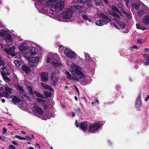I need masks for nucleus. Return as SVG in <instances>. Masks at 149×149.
Masks as SVG:
<instances>
[{"label": "nucleus", "instance_id": "nucleus-1", "mask_svg": "<svg viewBox=\"0 0 149 149\" xmlns=\"http://www.w3.org/2000/svg\"><path fill=\"white\" fill-rule=\"evenodd\" d=\"M0 36L4 38L6 42V47H8L10 45H11L12 43V38L11 35L8 33L7 31H4V30H0Z\"/></svg>", "mask_w": 149, "mask_h": 149}, {"label": "nucleus", "instance_id": "nucleus-2", "mask_svg": "<svg viewBox=\"0 0 149 149\" xmlns=\"http://www.w3.org/2000/svg\"><path fill=\"white\" fill-rule=\"evenodd\" d=\"M64 7V4L63 2H58L55 5H53L50 7V9L53 12H56L57 11L62 10Z\"/></svg>", "mask_w": 149, "mask_h": 149}, {"label": "nucleus", "instance_id": "nucleus-3", "mask_svg": "<svg viewBox=\"0 0 149 149\" xmlns=\"http://www.w3.org/2000/svg\"><path fill=\"white\" fill-rule=\"evenodd\" d=\"M64 53L66 56L71 58L75 59L77 57V54L74 51L68 48H66Z\"/></svg>", "mask_w": 149, "mask_h": 149}, {"label": "nucleus", "instance_id": "nucleus-4", "mask_svg": "<svg viewBox=\"0 0 149 149\" xmlns=\"http://www.w3.org/2000/svg\"><path fill=\"white\" fill-rule=\"evenodd\" d=\"M100 127L99 123H94L89 126L88 131L90 133H94L97 131Z\"/></svg>", "mask_w": 149, "mask_h": 149}, {"label": "nucleus", "instance_id": "nucleus-5", "mask_svg": "<svg viewBox=\"0 0 149 149\" xmlns=\"http://www.w3.org/2000/svg\"><path fill=\"white\" fill-rule=\"evenodd\" d=\"M72 12L70 9L68 8L64 9L62 15L64 19H68L72 17Z\"/></svg>", "mask_w": 149, "mask_h": 149}, {"label": "nucleus", "instance_id": "nucleus-6", "mask_svg": "<svg viewBox=\"0 0 149 149\" xmlns=\"http://www.w3.org/2000/svg\"><path fill=\"white\" fill-rule=\"evenodd\" d=\"M33 111L35 115L38 117H42L43 115L42 109L38 106H35L33 107Z\"/></svg>", "mask_w": 149, "mask_h": 149}, {"label": "nucleus", "instance_id": "nucleus-7", "mask_svg": "<svg viewBox=\"0 0 149 149\" xmlns=\"http://www.w3.org/2000/svg\"><path fill=\"white\" fill-rule=\"evenodd\" d=\"M97 15L99 18L102 19L105 24H107L110 21V19L103 13H98Z\"/></svg>", "mask_w": 149, "mask_h": 149}, {"label": "nucleus", "instance_id": "nucleus-8", "mask_svg": "<svg viewBox=\"0 0 149 149\" xmlns=\"http://www.w3.org/2000/svg\"><path fill=\"white\" fill-rule=\"evenodd\" d=\"M111 24L114 25L116 28L119 29H123L126 27V24L124 22L120 21L117 22L116 24L115 22H112Z\"/></svg>", "mask_w": 149, "mask_h": 149}, {"label": "nucleus", "instance_id": "nucleus-9", "mask_svg": "<svg viewBox=\"0 0 149 149\" xmlns=\"http://www.w3.org/2000/svg\"><path fill=\"white\" fill-rule=\"evenodd\" d=\"M80 68L79 66L77 65V66H74L72 69L73 72H74L79 76L80 78L81 79L84 77V74L79 70V68Z\"/></svg>", "mask_w": 149, "mask_h": 149}, {"label": "nucleus", "instance_id": "nucleus-10", "mask_svg": "<svg viewBox=\"0 0 149 149\" xmlns=\"http://www.w3.org/2000/svg\"><path fill=\"white\" fill-rule=\"evenodd\" d=\"M141 93L138 95L136 99L135 105L136 109H139L141 107Z\"/></svg>", "mask_w": 149, "mask_h": 149}, {"label": "nucleus", "instance_id": "nucleus-11", "mask_svg": "<svg viewBox=\"0 0 149 149\" xmlns=\"http://www.w3.org/2000/svg\"><path fill=\"white\" fill-rule=\"evenodd\" d=\"M15 49V47L13 46L12 47L8 49H5L4 51L7 54H10L13 56H14L15 55V53H14Z\"/></svg>", "mask_w": 149, "mask_h": 149}, {"label": "nucleus", "instance_id": "nucleus-12", "mask_svg": "<svg viewBox=\"0 0 149 149\" xmlns=\"http://www.w3.org/2000/svg\"><path fill=\"white\" fill-rule=\"evenodd\" d=\"M40 75L43 82H46L48 81V75L47 73L44 72H41Z\"/></svg>", "mask_w": 149, "mask_h": 149}, {"label": "nucleus", "instance_id": "nucleus-13", "mask_svg": "<svg viewBox=\"0 0 149 149\" xmlns=\"http://www.w3.org/2000/svg\"><path fill=\"white\" fill-rule=\"evenodd\" d=\"M28 47V44L26 43H22L20 45L19 49L21 52L25 51L27 50Z\"/></svg>", "mask_w": 149, "mask_h": 149}, {"label": "nucleus", "instance_id": "nucleus-14", "mask_svg": "<svg viewBox=\"0 0 149 149\" xmlns=\"http://www.w3.org/2000/svg\"><path fill=\"white\" fill-rule=\"evenodd\" d=\"M5 91H3V93L5 94V97L6 98L8 97L9 96V94L11 93V89L8 86H6L5 88Z\"/></svg>", "mask_w": 149, "mask_h": 149}, {"label": "nucleus", "instance_id": "nucleus-15", "mask_svg": "<svg viewBox=\"0 0 149 149\" xmlns=\"http://www.w3.org/2000/svg\"><path fill=\"white\" fill-rule=\"evenodd\" d=\"M80 128L84 131H86L88 129L87 122H81L80 124Z\"/></svg>", "mask_w": 149, "mask_h": 149}, {"label": "nucleus", "instance_id": "nucleus-16", "mask_svg": "<svg viewBox=\"0 0 149 149\" xmlns=\"http://www.w3.org/2000/svg\"><path fill=\"white\" fill-rule=\"evenodd\" d=\"M2 71H1V74L2 75V73L4 74L9 76L10 75V73L8 72L7 68L4 66H3L1 68Z\"/></svg>", "mask_w": 149, "mask_h": 149}, {"label": "nucleus", "instance_id": "nucleus-17", "mask_svg": "<svg viewBox=\"0 0 149 149\" xmlns=\"http://www.w3.org/2000/svg\"><path fill=\"white\" fill-rule=\"evenodd\" d=\"M21 68L22 70L25 72L26 74H29L31 72L30 68L26 65H22L21 66Z\"/></svg>", "mask_w": 149, "mask_h": 149}, {"label": "nucleus", "instance_id": "nucleus-18", "mask_svg": "<svg viewBox=\"0 0 149 149\" xmlns=\"http://www.w3.org/2000/svg\"><path fill=\"white\" fill-rule=\"evenodd\" d=\"M12 100L15 104H16L17 103H20L21 101V99L16 96L13 95L12 96Z\"/></svg>", "mask_w": 149, "mask_h": 149}, {"label": "nucleus", "instance_id": "nucleus-19", "mask_svg": "<svg viewBox=\"0 0 149 149\" xmlns=\"http://www.w3.org/2000/svg\"><path fill=\"white\" fill-rule=\"evenodd\" d=\"M142 21L143 24L146 25L149 24V15H145L142 19Z\"/></svg>", "mask_w": 149, "mask_h": 149}, {"label": "nucleus", "instance_id": "nucleus-20", "mask_svg": "<svg viewBox=\"0 0 149 149\" xmlns=\"http://www.w3.org/2000/svg\"><path fill=\"white\" fill-rule=\"evenodd\" d=\"M111 8L112 10L117 12L120 15L122 16L123 15L121 12L118 9V8L114 5H112L111 6Z\"/></svg>", "mask_w": 149, "mask_h": 149}, {"label": "nucleus", "instance_id": "nucleus-21", "mask_svg": "<svg viewBox=\"0 0 149 149\" xmlns=\"http://www.w3.org/2000/svg\"><path fill=\"white\" fill-rule=\"evenodd\" d=\"M144 58L146 61L144 64L146 65H148L149 63V56L146 54H145L143 55Z\"/></svg>", "mask_w": 149, "mask_h": 149}, {"label": "nucleus", "instance_id": "nucleus-22", "mask_svg": "<svg viewBox=\"0 0 149 149\" xmlns=\"http://www.w3.org/2000/svg\"><path fill=\"white\" fill-rule=\"evenodd\" d=\"M56 0H48L47 1L45 2L42 5L45 6H50L54 3V2L56 1Z\"/></svg>", "mask_w": 149, "mask_h": 149}, {"label": "nucleus", "instance_id": "nucleus-23", "mask_svg": "<svg viewBox=\"0 0 149 149\" xmlns=\"http://www.w3.org/2000/svg\"><path fill=\"white\" fill-rule=\"evenodd\" d=\"M37 49L34 47H31L30 49V53L32 55H34L37 53Z\"/></svg>", "mask_w": 149, "mask_h": 149}, {"label": "nucleus", "instance_id": "nucleus-24", "mask_svg": "<svg viewBox=\"0 0 149 149\" xmlns=\"http://www.w3.org/2000/svg\"><path fill=\"white\" fill-rule=\"evenodd\" d=\"M15 87L17 89V90L19 91V93H23L24 92V90L23 89V88L22 86H20L19 85L17 84H16Z\"/></svg>", "mask_w": 149, "mask_h": 149}, {"label": "nucleus", "instance_id": "nucleus-25", "mask_svg": "<svg viewBox=\"0 0 149 149\" xmlns=\"http://www.w3.org/2000/svg\"><path fill=\"white\" fill-rule=\"evenodd\" d=\"M95 5L97 6H100L103 5V2L102 0H95Z\"/></svg>", "mask_w": 149, "mask_h": 149}, {"label": "nucleus", "instance_id": "nucleus-26", "mask_svg": "<svg viewBox=\"0 0 149 149\" xmlns=\"http://www.w3.org/2000/svg\"><path fill=\"white\" fill-rule=\"evenodd\" d=\"M53 80L52 85L53 86H56L57 83L58 81V78L57 77H52L51 78Z\"/></svg>", "mask_w": 149, "mask_h": 149}, {"label": "nucleus", "instance_id": "nucleus-27", "mask_svg": "<svg viewBox=\"0 0 149 149\" xmlns=\"http://www.w3.org/2000/svg\"><path fill=\"white\" fill-rule=\"evenodd\" d=\"M95 23L96 25L99 26H102L105 24L102 19L101 20H95Z\"/></svg>", "mask_w": 149, "mask_h": 149}, {"label": "nucleus", "instance_id": "nucleus-28", "mask_svg": "<svg viewBox=\"0 0 149 149\" xmlns=\"http://www.w3.org/2000/svg\"><path fill=\"white\" fill-rule=\"evenodd\" d=\"M132 6L133 9L134 8L136 10H138L139 8V5L136 3H132Z\"/></svg>", "mask_w": 149, "mask_h": 149}, {"label": "nucleus", "instance_id": "nucleus-29", "mask_svg": "<svg viewBox=\"0 0 149 149\" xmlns=\"http://www.w3.org/2000/svg\"><path fill=\"white\" fill-rule=\"evenodd\" d=\"M122 12L125 15H126L128 18H132V16L131 15V13L126 12L124 10Z\"/></svg>", "mask_w": 149, "mask_h": 149}, {"label": "nucleus", "instance_id": "nucleus-30", "mask_svg": "<svg viewBox=\"0 0 149 149\" xmlns=\"http://www.w3.org/2000/svg\"><path fill=\"white\" fill-rule=\"evenodd\" d=\"M33 93L37 97L41 98L42 99H43L44 98V97L42 95L37 91H34Z\"/></svg>", "mask_w": 149, "mask_h": 149}, {"label": "nucleus", "instance_id": "nucleus-31", "mask_svg": "<svg viewBox=\"0 0 149 149\" xmlns=\"http://www.w3.org/2000/svg\"><path fill=\"white\" fill-rule=\"evenodd\" d=\"M136 26L137 29L141 30L142 31L145 30L146 29V28L143 27L141 26L138 23L136 24Z\"/></svg>", "mask_w": 149, "mask_h": 149}, {"label": "nucleus", "instance_id": "nucleus-32", "mask_svg": "<svg viewBox=\"0 0 149 149\" xmlns=\"http://www.w3.org/2000/svg\"><path fill=\"white\" fill-rule=\"evenodd\" d=\"M55 56V55L54 54H52L50 56H49L48 58L47 59V62L48 63H49V61L50 60H54V57Z\"/></svg>", "mask_w": 149, "mask_h": 149}, {"label": "nucleus", "instance_id": "nucleus-33", "mask_svg": "<svg viewBox=\"0 0 149 149\" xmlns=\"http://www.w3.org/2000/svg\"><path fill=\"white\" fill-rule=\"evenodd\" d=\"M44 93L46 97H51V93L48 91H44Z\"/></svg>", "mask_w": 149, "mask_h": 149}, {"label": "nucleus", "instance_id": "nucleus-34", "mask_svg": "<svg viewBox=\"0 0 149 149\" xmlns=\"http://www.w3.org/2000/svg\"><path fill=\"white\" fill-rule=\"evenodd\" d=\"M27 88L28 91L30 92V94L31 95H34V93L33 91L32 88L31 86L29 85L28 86H27Z\"/></svg>", "mask_w": 149, "mask_h": 149}, {"label": "nucleus", "instance_id": "nucleus-35", "mask_svg": "<svg viewBox=\"0 0 149 149\" xmlns=\"http://www.w3.org/2000/svg\"><path fill=\"white\" fill-rule=\"evenodd\" d=\"M81 8V6L78 5H74V6H71L72 9H74V10H77Z\"/></svg>", "mask_w": 149, "mask_h": 149}, {"label": "nucleus", "instance_id": "nucleus-36", "mask_svg": "<svg viewBox=\"0 0 149 149\" xmlns=\"http://www.w3.org/2000/svg\"><path fill=\"white\" fill-rule=\"evenodd\" d=\"M65 74L67 76V77L69 79H70L72 77L73 78V76H72L69 72L66 71Z\"/></svg>", "mask_w": 149, "mask_h": 149}, {"label": "nucleus", "instance_id": "nucleus-37", "mask_svg": "<svg viewBox=\"0 0 149 149\" xmlns=\"http://www.w3.org/2000/svg\"><path fill=\"white\" fill-rule=\"evenodd\" d=\"M3 75H1L4 80H6L8 81H10V79L6 76V75L4 74L3 73H2Z\"/></svg>", "mask_w": 149, "mask_h": 149}, {"label": "nucleus", "instance_id": "nucleus-38", "mask_svg": "<svg viewBox=\"0 0 149 149\" xmlns=\"http://www.w3.org/2000/svg\"><path fill=\"white\" fill-rule=\"evenodd\" d=\"M118 6L119 8L120 9L121 12H122L124 10V9L123 6L121 3H119L118 4Z\"/></svg>", "mask_w": 149, "mask_h": 149}, {"label": "nucleus", "instance_id": "nucleus-39", "mask_svg": "<svg viewBox=\"0 0 149 149\" xmlns=\"http://www.w3.org/2000/svg\"><path fill=\"white\" fill-rule=\"evenodd\" d=\"M32 60H33V62H36L38 61L39 59V57L38 56H37V57H33L32 58Z\"/></svg>", "mask_w": 149, "mask_h": 149}, {"label": "nucleus", "instance_id": "nucleus-40", "mask_svg": "<svg viewBox=\"0 0 149 149\" xmlns=\"http://www.w3.org/2000/svg\"><path fill=\"white\" fill-rule=\"evenodd\" d=\"M40 84L41 85V86H42V87L46 89H47L48 88V87L49 85H48L47 84H46L42 82H41L40 83Z\"/></svg>", "mask_w": 149, "mask_h": 149}, {"label": "nucleus", "instance_id": "nucleus-41", "mask_svg": "<svg viewBox=\"0 0 149 149\" xmlns=\"http://www.w3.org/2000/svg\"><path fill=\"white\" fill-rule=\"evenodd\" d=\"M15 137L21 140H24L26 139L24 137H22L18 135H16L15 136Z\"/></svg>", "mask_w": 149, "mask_h": 149}, {"label": "nucleus", "instance_id": "nucleus-42", "mask_svg": "<svg viewBox=\"0 0 149 149\" xmlns=\"http://www.w3.org/2000/svg\"><path fill=\"white\" fill-rule=\"evenodd\" d=\"M19 93L22 98L25 97L26 96L25 95H26V93H24V92H23V93Z\"/></svg>", "mask_w": 149, "mask_h": 149}, {"label": "nucleus", "instance_id": "nucleus-43", "mask_svg": "<svg viewBox=\"0 0 149 149\" xmlns=\"http://www.w3.org/2000/svg\"><path fill=\"white\" fill-rule=\"evenodd\" d=\"M113 16H115L116 17H117L118 18H120V17L119 15L116 13L113 12Z\"/></svg>", "mask_w": 149, "mask_h": 149}, {"label": "nucleus", "instance_id": "nucleus-44", "mask_svg": "<svg viewBox=\"0 0 149 149\" xmlns=\"http://www.w3.org/2000/svg\"><path fill=\"white\" fill-rule=\"evenodd\" d=\"M76 112H77V114H80L81 113L80 109L79 107L78 109L75 110Z\"/></svg>", "mask_w": 149, "mask_h": 149}, {"label": "nucleus", "instance_id": "nucleus-45", "mask_svg": "<svg viewBox=\"0 0 149 149\" xmlns=\"http://www.w3.org/2000/svg\"><path fill=\"white\" fill-rule=\"evenodd\" d=\"M86 5L88 6V7H91V6L92 5V3H91V1H89V2H87L86 3Z\"/></svg>", "mask_w": 149, "mask_h": 149}, {"label": "nucleus", "instance_id": "nucleus-46", "mask_svg": "<svg viewBox=\"0 0 149 149\" xmlns=\"http://www.w3.org/2000/svg\"><path fill=\"white\" fill-rule=\"evenodd\" d=\"M75 125L77 127L80 126V124L79 123L78 121L77 120H75Z\"/></svg>", "mask_w": 149, "mask_h": 149}, {"label": "nucleus", "instance_id": "nucleus-47", "mask_svg": "<svg viewBox=\"0 0 149 149\" xmlns=\"http://www.w3.org/2000/svg\"><path fill=\"white\" fill-rule=\"evenodd\" d=\"M86 61L88 62H91L92 61V59L91 58H90L89 56H87V58H86Z\"/></svg>", "mask_w": 149, "mask_h": 149}, {"label": "nucleus", "instance_id": "nucleus-48", "mask_svg": "<svg viewBox=\"0 0 149 149\" xmlns=\"http://www.w3.org/2000/svg\"><path fill=\"white\" fill-rule=\"evenodd\" d=\"M8 149H15V146L12 145H10L8 147Z\"/></svg>", "mask_w": 149, "mask_h": 149}, {"label": "nucleus", "instance_id": "nucleus-49", "mask_svg": "<svg viewBox=\"0 0 149 149\" xmlns=\"http://www.w3.org/2000/svg\"><path fill=\"white\" fill-rule=\"evenodd\" d=\"M88 17L86 15H83L82 16V18L85 20H86L88 19Z\"/></svg>", "mask_w": 149, "mask_h": 149}, {"label": "nucleus", "instance_id": "nucleus-50", "mask_svg": "<svg viewBox=\"0 0 149 149\" xmlns=\"http://www.w3.org/2000/svg\"><path fill=\"white\" fill-rule=\"evenodd\" d=\"M5 64L4 62L0 58V66L4 65Z\"/></svg>", "mask_w": 149, "mask_h": 149}, {"label": "nucleus", "instance_id": "nucleus-51", "mask_svg": "<svg viewBox=\"0 0 149 149\" xmlns=\"http://www.w3.org/2000/svg\"><path fill=\"white\" fill-rule=\"evenodd\" d=\"M48 88H47V89H49L51 92H53V89L52 87L51 86H50L49 85L48 87Z\"/></svg>", "mask_w": 149, "mask_h": 149}, {"label": "nucleus", "instance_id": "nucleus-52", "mask_svg": "<svg viewBox=\"0 0 149 149\" xmlns=\"http://www.w3.org/2000/svg\"><path fill=\"white\" fill-rule=\"evenodd\" d=\"M53 116L51 114V113L48 114L47 116V118L48 119H50L51 117H53Z\"/></svg>", "mask_w": 149, "mask_h": 149}, {"label": "nucleus", "instance_id": "nucleus-53", "mask_svg": "<svg viewBox=\"0 0 149 149\" xmlns=\"http://www.w3.org/2000/svg\"><path fill=\"white\" fill-rule=\"evenodd\" d=\"M12 143L14 145H16L17 146H18L19 144L17 143L15 141H12Z\"/></svg>", "mask_w": 149, "mask_h": 149}, {"label": "nucleus", "instance_id": "nucleus-54", "mask_svg": "<svg viewBox=\"0 0 149 149\" xmlns=\"http://www.w3.org/2000/svg\"><path fill=\"white\" fill-rule=\"evenodd\" d=\"M137 46H136V45H134L133 46V47H131L130 48V50H133V49H135V48L136 49H137Z\"/></svg>", "mask_w": 149, "mask_h": 149}, {"label": "nucleus", "instance_id": "nucleus-55", "mask_svg": "<svg viewBox=\"0 0 149 149\" xmlns=\"http://www.w3.org/2000/svg\"><path fill=\"white\" fill-rule=\"evenodd\" d=\"M3 133L5 134L7 132V129L5 127H3Z\"/></svg>", "mask_w": 149, "mask_h": 149}, {"label": "nucleus", "instance_id": "nucleus-56", "mask_svg": "<svg viewBox=\"0 0 149 149\" xmlns=\"http://www.w3.org/2000/svg\"><path fill=\"white\" fill-rule=\"evenodd\" d=\"M26 138H27V139L29 140V141H31V138L29 136H28L27 135H26Z\"/></svg>", "mask_w": 149, "mask_h": 149}, {"label": "nucleus", "instance_id": "nucleus-57", "mask_svg": "<svg viewBox=\"0 0 149 149\" xmlns=\"http://www.w3.org/2000/svg\"><path fill=\"white\" fill-rule=\"evenodd\" d=\"M137 42L138 43H142L141 41H142V40L140 38H138L137 39Z\"/></svg>", "mask_w": 149, "mask_h": 149}, {"label": "nucleus", "instance_id": "nucleus-58", "mask_svg": "<svg viewBox=\"0 0 149 149\" xmlns=\"http://www.w3.org/2000/svg\"><path fill=\"white\" fill-rule=\"evenodd\" d=\"M52 63L55 66H57L58 65V63L55 62L53 61H52Z\"/></svg>", "mask_w": 149, "mask_h": 149}, {"label": "nucleus", "instance_id": "nucleus-59", "mask_svg": "<svg viewBox=\"0 0 149 149\" xmlns=\"http://www.w3.org/2000/svg\"><path fill=\"white\" fill-rule=\"evenodd\" d=\"M38 1L41 3V4L42 5V4L45 3L44 1H45V0H38Z\"/></svg>", "mask_w": 149, "mask_h": 149}, {"label": "nucleus", "instance_id": "nucleus-60", "mask_svg": "<svg viewBox=\"0 0 149 149\" xmlns=\"http://www.w3.org/2000/svg\"><path fill=\"white\" fill-rule=\"evenodd\" d=\"M125 1H126L125 5L127 7H128V4L129 3V0H125Z\"/></svg>", "mask_w": 149, "mask_h": 149}, {"label": "nucleus", "instance_id": "nucleus-61", "mask_svg": "<svg viewBox=\"0 0 149 149\" xmlns=\"http://www.w3.org/2000/svg\"><path fill=\"white\" fill-rule=\"evenodd\" d=\"M74 87H75L76 91L78 93V94H79V91L78 90V88L76 86H74Z\"/></svg>", "mask_w": 149, "mask_h": 149}, {"label": "nucleus", "instance_id": "nucleus-62", "mask_svg": "<svg viewBox=\"0 0 149 149\" xmlns=\"http://www.w3.org/2000/svg\"><path fill=\"white\" fill-rule=\"evenodd\" d=\"M95 104L96 103L97 104H99V102L98 100L97 99H95Z\"/></svg>", "mask_w": 149, "mask_h": 149}, {"label": "nucleus", "instance_id": "nucleus-63", "mask_svg": "<svg viewBox=\"0 0 149 149\" xmlns=\"http://www.w3.org/2000/svg\"><path fill=\"white\" fill-rule=\"evenodd\" d=\"M149 99V96L148 95H147L146 98L144 100L146 102L148 101V100Z\"/></svg>", "mask_w": 149, "mask_h": 149}, {"label": "nucleus", "instance_id": "nucleus-64", "mask_svg": "<svg viewBox=\"0 0 149 149\" xmlns=\"http://www.w3.org/2000/svg\"><path fill=\"white\" fill-rule=\"evenodd\" d=\"M36 100L38 102H40L41 101H42V100L39 98H37Z\"/></svg>", "mask_w": 149, "mask_h": 149}]
</instances>
